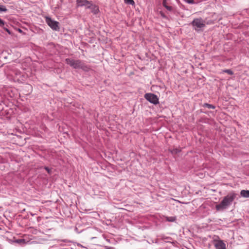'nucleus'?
I'll return each mask as SVG.
<instances>
[{
    "mask_svg": "<svg viewBox=\"0 0 249 249\" xmlns=\"http://www.w3.org/2000/svg\"><path fill=\"white\" fill-rule=\"evenodd\" d=\"M236 196V194L233 192L229 193L225 196L222 201L216 205L215 208L217 211L223 210L231 205Z\"/></svg>",
    "mask_w": 249,
    "mask_h": 249,
    "instance_id": "1",
    "label": "nucleus"
},
{
    "mask_svg": "<svg viewBox=\"0 0 249 249\" xmlns=\"http://www.w3.org/2000/svg\"><path fill=\"white\" fill-rule=\"evenodd\" d=\"M65 61L67 64L72 67L73 69H81L85 71H88L90 70L89 66L86 65L83 61L80 60L67 58Z\"/></svg>",
    "mask_w": 249,
    "mask_h": 249,
    "instance_id": "2",
    "label": "nucleus"
},
{
    "mask_svg": "<svg viewBox=\"0 0 249 249\" xmlns=\"http://www.w3.org/2000/svg\"><path fill=\"white\" fill-rule=\"evenodd\" d=\"M213 23V22L211 20L206 22V21L201 18H195L191 24L196 31H199L202 30L205 27L206 23L210 24Z\"/></svg>",
    "mask_w": 249,
    "mask_h": 249,
    "instance_id": "3",
    "label": "nucleus"
},
{
    "mask_svg": "<svg viewBox=\"0 0 249 249\" xmlns=\"http://www.w3.org/2000/svg\"><path fill=\"white\" fill-rule=\"evenodd\" d=\"M45 21L47 24L53 30L58 31L59 29V22L46 17Z\"/></svg>",
    "mask_w": 249,
    "mask_h": 249,
    "instance_id": "4",
    "label": "nucleus"
},
{
    "mask_svg": "<svg viewBox=\"0 0 249 249\" xmlns=\"http://www.w3.org/2000/svg\"><path fill=\"white\" fill-rule=\"evenodd\" d=\"M144 96V98L151 103H152L154 105H157L159 103V98L156 95L153 93H146Z\"/></svg>",
    "mask_w": 249,
    "mask_h": 249,
    "instance_id": "5",
    "label": "nucleus"
},
{
    "mask_svg": "<svg viewBox=\"0 0 249 249\" xmlns=\"http://www.w3.org/2000/svg\"><path fill=\"white\" fill-rule=\"evenodd\" d=\"M214 246L216 249H227L226 245L221 240H214Z\"/></svg>",
    "mask_w": 249,
    "mask_h": 249,
    "instance_id": "6",
    "label": "nucleus"
},
{
    "mask_svg": "<svg viewBox=\"0 0 249 249\" xmlns=\"http://www.w3.org/2000/svg\"><path fill=\"white\" fill-rule=\"evenodd\" d=\"M77 6H86L88 8H90L92 6L91 1L87 0H77Z\"/></svg>",
    "mask_w": 249,
    "mask_h": 249,
    "instance_id": "7",
    "label": "nucleus"
},
{
    "mask_svg": "<svg viewBox=\"0 0 249 249\" xmlns=\"http://www.w3.org/2000/svg\"><path fill=\"white\" fill-rule=\"evenodd\" d=\"M240 194L243 197H249V190H242Z\"/></svg>",
    "mask_w": 249,
    "mask_h": 249,
    "instance_id": "8",
    "label": "nucleus"
},
{
    "mask_svg": "<svg viewBox=\"0 0 249 249\" xmlns=\"http://www.w3.org/2000/svg\"><path fill=\"white\" fill-rule=\"evenodd\" d=\"M15 242L18 244H19L20 245H24L26 244V242L25 239H17L15 241Z\"/></svg>",
    "mask_w": 249,
    "mask_h": 249,
    "instance_id": "9",
    "label": "nucleus"
},
{
    "mask_svg": "<svg viewBox=\"0 0 249 249\" xmlns=\"http://www.w3.org/2000/svg\"><path fill=\"white\" fill-rule=\"evenodd\" d=\"M166 220L169 222H174L176 220V217H175V216L166 217Z\"/></svg>",
    "mask_w": 249,
    "mask_h": 249,
    "instance_id": "10",
    "label": "nucleus"
},
{
    "mask_svg": "<svg viewBox=\"0 0 249 249\" xmlns=\"http://www.w3.org/2000/svg\"><path fill=\"white\" fill-rule=\"evenodd\" d=\"M180 151H181V150L180 149L176 148L173 149L172 150H171V152L173 154H177L179 152H180Z\"/></svg>",
    "mask_w": 249,
    "mask_h": 249,
    "instance_id": "11",
    "label": "nucleus"
},
{
    "mask_svg": "<svg viewBox=\"0 0 249 249\" xmlns=\"http://www.w3.org/2000/svg\"><path fill=\"white\" fill-rule=\"evenodd\" d=\"M203 107H207L208 108H211V109H214L215 108V107L214 106H213L212 105L209 104H207V103L204 104V105H203Z\"/></svg>",
    "mask_w": 249,
    "mask_h": 249,
    "instance_id": "12",
    "label": "nucleus"
},
{
    "mask_svg": "<svg viewBox=\"0 0 249 249\" xmlns=\"http://www.w3.org/2000/svg\"><path fill=\"white\" fill-rule=\"evenodd\" d=\"M124 1L126 3L132 5H134L135 4V2L133 0H124Z\"/></svg>",
    "mask_w": 249,
    "mask_h": 249,
    "instance_id": "13",
    "label": "nucleus"
},
{
    "mask_svg": "<svg viewBox=\"0 0 249 249\" xmlns=\"http://www.w3.org/2000/svg\"><path fill=\"white\" fill-rule=\"evenodd\" d=\"M93 10H92V12L94 14H97L98 11H99V9H98V8L95 6H93Z\"/></svg>",
    "mask_w": 249,
    "mask_h": 249,
    "instance_id": "14",
    "label": "nucleus"
},
{
    "mask_svg": "<svg viewBox=\"0 0 249 249\" xmlns=\"http://www.w3.org/2000/svg\"><path fill=\"white\" fill-rule=\"evenodd\" d=\"M223 72L227 73L230 75H232L233 74V71L231 70H225L223 71Z\"/></svg>",
    "mask_w": 249,
    "mask_h": 249,
    "instance_id": "15",
    "label": "nucleus"
},
{
    "mask_svg": "<svg viewBox=\"0 0 249 249\" xmlns=\"http://www.w3.org/2000/svg\"><path fill=\"white\" fill-rule=\"evenodd\" d=\"M7 11V9L5 6L0 5V11L6 12Z\"/></svg>",
    "mask_w": 249,
    "mask_h": 249,
    "instance_id": "16",
    "label": "nucleus"
},
{
    "mask_svg": "<svg viewBox=\"0 0 249 249\" xmlns=\"http://www.w3.org/2000/svg\"><path fill=\"white\" fill-rule=\"evenodd\" d=\"M186 1L190 4H193L195 3V1L194 0H186Z\"/></svg>",
    "mask_w": 249,
    "mask_h": 249,
    "instance_id": "17",
    "label": "nucleus"
},
{
    "mask_svg": "<svg viewBox=\"0 0 249 249\" xmlns=\"http://www.w3.org/2000/svg\"><path fill=\"white\" fill-rule=\"evenodd\" d=\"M165 8H166L167 10H168V11H172L173 8H172V7L171 6H168V5H167Z\"/></svg>",
    "mask_w": 249,
    "mask_h": 249,
    "instance_id": "18",
    "label": "nucleus"
},
{
    "mask_svg": "<svg viewBox=\"0 0 249 249\" xmlns=\"http://www.w3.org/2000/svg\"><path fill=\"white\" fill-rule=\"evenodd\" d=\"M4 21L0 18V26L1 27H2L4 26Z\"/></svg>",
    "mask_w": 249,
    "mask_h": 249,
    "instance_id": "19",
    "label": "nucleus"
},
{
    "mask_svg": "<svg viewBox=\"0 0 249 249\" xmlns=\"http://www.w3.org/2000/svg\"><path fill=\"white\" fill-rule=\"evenodd\" d=\"M163 5L165 7L167 5V4H166V0H163Z\"/></svg>",
    "mask_w": 249,
    "mask_h": 249,
    "instance_id": "20",
    "label": "nucleus"
},
{
    "mask_svg": "<svg viewBox=\"0 0 249 249\" xmlns=\"http://www.w3.org/2000/svg\"><path fill=\"white\" fill-rule=\"evenodd\" d=\"M45 169L48 172V173H50L51 170L48 167H45Z\"/></svg>",
    "mask_w": 249,
    "mask_h": 249,
    "instance_id": "21",
    "label": "nucleus"
},
{
    "mask_svg": "<svg viewBox=\"0 0 249 249\" xmlns=\"http://www.w3.org/2000/svg\"><path fill=\"white\" fill-rule=\"evenodd\" d=\"M160 14L161 15V16L163 17H165L164 14H163V13L161 11L160 12Z\"/></svg>",
    "mask_w": 249,
    "mask_h": 249,
    "instance_id": "22",
    "label": "nucleus"
},
{
    "mask_svg": "<svg viewBox=\"0 0 249 249\" xmlns=\"http://www.w3.org/2000/svg\"><path fill=\"white\" fill-rule=\"evenodd\" d=\"M6 31L9 33V34H10V31H9V30H8V29H6Z\"/></svg>",
    "mask_w": 249,
    "mask_h": 249,
    "instance_id": "23",
    "label": "nucleus"
}]
</instances>
